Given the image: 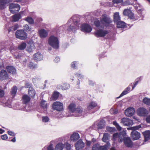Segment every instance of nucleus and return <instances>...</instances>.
Listing matches in <instances>:
<instances>
[{"label": "nucleus", "instance_id": "nucleus-8", "mask_svg": "<svg viewBox=\"0 0 150 150\" xmlns=\"http://www.w3.org/2000/svg\"><path fill=\"white\" fill-rule=\"evenodd\" d=\"M108 32L107 30L103 29L97 30L95 33V36L97 37H103L105 36L108 33Z\"/></svg>", "mask_w": 150, "mask_h": 150}, {"label": "nucleus", "instance_id": "nucleus-41", "mask_svg": "<svg viewBox=\"0 0 150 150\" xmlns=\"http://www.w3.org/2000/svg\"><path fill=\"white\" fill-rule=\"evenodd\" d=\"M25 20L30 24H33L34 23L33 19L31 17H27Z\"/></svg>", "mask_w": 150, "mask_h": 150}, {"label": "nucleus", "instance_id": "nucleus-40", "mask_svg": "<svg viewBox=\"0 0 150 150\" xmlns=\"http://www.w3.org/2000/svg\"><path fill=\"white\" fill-rule=\"evenodd\" d=\"M143 102L146 105H150V98L145 97L143 99Z\"/></svg>", "mask_w": 150, "mask_h": 150}, {"label": "nucleus", "instance_id": "nucleus-14", "mask_svg": "<svg viewBox=\"0 0 150 150\" xmlns=\"http://www.w3.org/2000/svg\"><path fill=\"white\" fill-rule=\"evenodd\" d=\"M132 137L133 140H136L140 137V134L136 130L132 131L131 133Z\"/></svg>", "mask_w": 150, "mask_h": 150}, {"label": "nucleus", "instance_id": "nucleus-42", "mask_svg": "<svg viewBox=\"0 0 150 150\" xmlns=\"http://www.w3.org/2000/svg\"><path fill=\"white\" fill-rule=\"evenodd\" d=\"M3 103L5 104V105L11 108V103L10 100H8V99H7V101H3Z\"/></svg>", "mask_w": 150, "mask_h": 150}, {"label": "nucleus", "instance_id": "nucleus-21", "mask_svg": "<svg viewBox=\"0 0 150 150\" xmlns=\"http://www.w3.org/2000/svg\"><path fill=\"white\" fill-rule=\"evenodd\" d=\"M39 33L40 37L41 38H45L48 35V33L47 31L43 29L39 30Z\"/></svg>", "mask_w": 150, "mask_h": 150}, {"label": "nucleus", "instance_id": "nucleus-5", "mask_svg": "<svg viewBox=\"0 0 150 150\" xmlns=\"http://www.w3.org/2000/svg\"><path fill=\"white\" fill-rule=\"evenodd\" d=\"M85 115V111H83V109L81 107L79 106L76 108L72 115L75 117H79L83 116Z\"/></svg>", "mask_w": 150, "mask_h": 150}, {"label": "nucleus", "instance_id": "nucleus-23", "mask_svg": "<svg viewBox=\"0 0 150 150\" xmlns=\"http://www.w3.org/2000/svg\"><path fill=\"white\" fill-rule=\"evenodd\" d=\"M144 137V141L147 142L150 139V131L147 130L143 133Z\"/></svg>", "mask_w": 150, "mask_h": 150}, {"label": "nucleus", "instance_id": "nucleus-45", "mask_svg": "<svg viewBox=\"0 0 150 150\" xmlns=\"http://www.w3.org/2000/svg\"><path fill=\"white\" fill-rule=\"evenodd\" d=\"M100 145L98 144H94L92 147V150H99L100 147Z\"/></svg>", "mask_w": 150, "mask_h": 150}, {"label": "nucleus", "instance_id": "nucleus-3", "mask_svg": "<svg viewBox=\"0 0 150 150\" xmlns=\"http://www.w3.org/2000/svg\"><path fill=\"white\" fill-rule=\"evenodd\" d=\"M16 37L21 40H25L27 38V34L23 30H17L15 33Z\"/></svg>", "mask_w": 150, "mask_h": 150}, {"label": "nucleus", "instance_id": "nucleus-19", "mask_svg": "<svg viewBox=\"0 0 150 150\" xmlns=\"http://www.w3.org/2000/svg\"><path fill=\"white\" fill-rule=\"evenodd\" d=\"M80 138V136L79 134L76 132L74 133L71 136L70 140L73 142H76Z\"/></svg>", "mask_w": 150, "mask_h": 150}, {"label": "nucleus", "instance_id": "nucleus-28", "mask_svg": "<svg viewBox=\"0 0 150 150\" xmlns=\"http://www.w3.org/2000/svg\"><path fill=\"white\" fill-rule=\"evenodd\" d=\"M97 105V103L95 102H92L89 104L87 106L88 109L90 110L93 109Z\"/></svg>", "mask_w": 150, "mask_h": 150}, {"label": "nucleus", "instance_id": "nucleus-30", "mask_svg": "<svg viewBox=\"0 0 150 150\" xmlns=\"http://www.w3.org/2000/svg\"><path fill=\"white\" fill-rule=\"evenodd\" d=\"M117 26L118 28H124L126 26L125 23L122 21H121L117 23Z\"/></svg>", "mask_w": 150, "mask_h": 150}, {"label": "nucleus", "instance_id": "nucleus-55", "mask_svg": "<svg viewBox=\"0 0 150 150\" xmlns=\"http://www.w3.org/2000/svg\"><path fill=\"white\" fill-rule=\"evenodd\" d=\"M94 24L96 27H98L100 26V22L99 20H96L94 21Z\"/></svg>", "mask_w": 150, "mask_h": 150}, {"label": "nucleus", "instance_id": "nucleus-16", "mask_svg": "<svg viewBox=\"0 0 150 150\" xmlns=\"http://www.w3.org/2000/svg\"><path fill=\"white\" fill-rule=\"evenodd\" d=\"M126 132L123 131L120 132L119 134V137L118 140L119 142H122L124 139L126 138Z\"/></svg>", "mask_w": 150, "mask_h": 150}, {"label": "nucleus", "instance_id": "nucleus-32", "mask_svg": "<svg viewBox=\"0 0 150 150\" xmlns=\"http://www.w3.org/2000/svg\"><path fill=\"white\" fill-rule=\"evenodd\" d=\"M64 145L61 143L57 144L56 146L55 150H62Z\"/></svg>", "mask_w": 150, "mask_h": 150}, {"label": "nucleus", "instance_id": "nucleus-59", "mask_svg": "<svg viewBox=\"0 0 150 150\" xmlns=\"http://www.w3.org/2000/svg\"><path fill=\"white\" fill-rule=\"evenodd\" d=\"M99 150H107V147L105 145L100 146Z\"/></svg>", "mask_w": 150, "mask_h": 150}, {"label": "nucleus", "instance_id": "nucleus-53", "mask_svg": "<svg viewBox=\"0 0 150 150\" xmlns=\"http://www.w3.org/2000/svg\"><path fill=\"white\" fill-rule=\"evenodd\" d=\"M110 112L111 114H116L117 113L118 110L117 109H111Z\"/></svg>", "mask_w": 150, "mask_h": 150}, {"label": "nucleus", "instance_id": "nucleus-54", "mask_svg": "<svg viewBox=\"0 0 150 150\" xmlns=\"http://www.w3.org/2000/svg\"><path fill=\"white\" fill-rule=\"evenodd\" d=\"M66 146L67 150H70L71 149V145L67 143H66L64 144Z\"/></svg>", "mask_w": 150, "mask_h": 150}, {"label": "nucleus", "instance_id": "nucleus-27", "mask_svg": "<svg viewBox=\"0 0 150 150\" xmlns=\"http://www.w3.org/2000/svg\"><path fill=\"white\" fill-rule=\"evenodd\" d=\"M28 93L30 96L33 98L35 96L36 93L34 89L32 88L28 89Z\"/></svg>", "mask_w": 150, "mask_h": 150}, {"label": "nucleus", "instance_id": "nucleus-25", "mask_svg": "<svg viewBox=\"0 0 150 150\" xmlns=\"http://www.w3.org/2000/svg\"><path fill=\"white\" fill-rule=\"evenodd\" d=\"M68 108L69 111L73 113L75 112L76 108V104L74 103H71L69 104Z\"/></svg>", "mask_w": 150, "mask_h": 150}, {"label": "nucleus", "instance_id": "nucleus-15", "mask_svg": "<svg viewBox=\"0 0 150 150\" xmlns=\"http://www.w3.org/2000/svg\"><path fill=\"white\" fill-rule=\"evenodd\" d=\"M84 146V144L81 139L79 140L75 144L76 150H79L83 148Z\"/></svg>", "mask_w": 150, "mask_h": 150}, {"label": "nucleus", "instance_id": "nucleus-56", "mask_svg": "<svg viewBox=\"0 0 150 150\" xmlns=\"http://www.w3.org/2000/svg\"><path fill=\"white\" fill-rule=\"evenodd\" d=\"M129 17L131 19H133L134 18V15L133 13L131 12V13H130L128 15Z\"/></svg>", "mask_w": 150, "mask_h": 150}, {"label": "nucleus", "instance_id": "nucleus-10", "mask_svg": "<svg viewBox=\"0 0 150 150\" xmlns=\"http://www.w3.org/2000/svg\"><path fill=\"white\" fill-rule=\"evenodd\" d=\"M137 114L140 116H145L148 113V111L145 108H138L137 111Z\"/></svg>", "mask_w": 150, "mask_h": 150}, {"label": "nucleus", "instance_id": "nucleus-44", "mask_svg": "<svg viewBox=\"0 0 150 150\" xmlns=\"http://www.w3.org/2000/svg\"><path fill=\"white\" fill-rule=\"evenodd\" d=\"M141 126L140 125H139L133 127H132L130 128H127L128 129H131L133 131L134 130H138L141 128Z\"/></svg>", "mask_w": 150, "mask_h": 150}, {"label": "nucleus", "instance_id": "nucleus-26", "mask_svg": "<svg viewBox=\"0 0 150 150\" xmlns=\"http://www.w3.org/2000/svg\"><path fill=\"white\" fill-rule=\"evenodd\" d=\"M113 20L114 22L116 23L120 21V17L119 13L116 12L114 13Z\"/></svg>", "mask_w": 150, "mask_h": 150}, {"label": "nucleus", "instance_id": "nucleus-48", "mask_svg": "<svg viewBox=\"0 0 150 150\" xmlns=\"http://www.w3.org/2000/svg\"><path fill=\"white\" fill-rule=\"evenodd\" d=\"M32 84L31 83H29L26 81L25 85V87L30 89V88H32Z\"/></svg>", "mask_w": 150, "mask_h": 150}, {"label": "nucleus", "instance_id": "nucleus-22", "mask_svg": "<svg viewBox=\"0 0 150 150\" xmlns=\"http://www.w3.org/2000/svg\"><path fill=\"white\" fill-rule=\"evenodd\" d=\"M40 105L44 110L46 111L47 110V103L46 101L42 99L40 103Z\"/></svg>", "mask_w": 150, "mask_h": 150}, {"label": "nucleus", "instance_id": "nucleus-64", "mask_svg": "<svg viewBox=\"0 0 150 150\" xmlns=\"http://www.w3.org/2000/svg\"><path fill=\"white\" fill-rule=\"evenodd\" d=\"M76 62H73L71 64V67L73 68H76Z\"/></svg>", "mask_w": 150, "mask_h": 150}, {"label": "nucleus", "instance_id": "nucleus-51", "mask_svg": "<svg viewBox=\"0 0 150 150\" xmlns=\"http://www.w3.org/2000/svg\"><path fill=\"white\" fill-rule=\"evenodd\" d=\"M118 133H115L113 134V139L114 141H116L117 139L119 137Z\"/></svg>", "mask_w": 150, "mask_h": 150}, {"label": "nucleus", "instance_id": "nucleus-17", "mask_svg": "<svg viewBox=\"0 0 150 150\" xmlns=\"http://www.w3.org/2000/svg\"><path fill=\"white\" fill-rule=\"evenodd\" d=\"M125 145L127 147H131L132 145V143L129 137L126 138L124 141Z\"/></svg>", "mask_w": 150, "mask_h": 150}, {"label": "nucleus", "instance_id": "nucleus-11", "mask_svg": "<svg viewBox=\"0 0 150 150\" xmlns=\"http://www.w3.org/2000/svg\"><path fill=\"white\" fill-rule=\"evenodd\" d=\"M135 112V110L134 108L132 107H129L127 108L125 112V114L127 117L132 116Z\"/></svg>", "mask_w": 150, "mask_h": 150}, {"label": "nucleus", "instance_id": "nucleus-2", "mask_svg": "<svg viewBox=\"0 0 150 150\" xmlns=\"http://www.w3.org/2000/svg\"><path fill=\"white\" fill-rule=\"evenodd\" d=\"M49 44L54 49H58L59 47V41L57 37L52 36L48 40Z\"/></svg>", "mask_w": 150, "mask_h": 150}, {"label": "nucleus", "instance_id": "nucleus-24", "mask_svg": "<svg viewBox=\"0 0 150 150\" xmlns=\"http://www.w3.org/2000/svg\"><path fill=\"white\" fill-rule=\"evenodd\" d=\"M30 99V98L27 95H24L22 97L23 103L26 104L28 103Z\"/></svg>", "mask_w": 150, "mask_h": 150}, {"label": "nucleus", "instance_id": "nucleus-1", "mask_svg": "<svg viewBox=\"0 0 150 150\" xmlns=\"http://www.w3.org/2000/svg\"><path fill=\"white\" fill-rule=\"evenodd\" d=\"M79 21V19L77 15H74L70 18L67 23L68 25V27L67 28L68 31H72L74 33L76 30V26L74 25H75L79 27L80 24Z\"/></svg>", "mask_w": 150, "mask_h": 150}, {"label": "nucleus", "instance_id": "nucleus-18", "mask_svg": "<svg viewBox=\"0 0 150 150\" xmlns=\"http://www.w3.org/2000/svg\"><path fill=\"white\" fill-rule=\"evenodd\" d=\"M33 58L35 60L40 61L43 59V56L40 52H37L34 54Z\"/></svg>", "mask_w": 150, "mask_h": 150}, {"label": "nucleus", "instance_id": "nucleus-36", "mask_svg": "<svg viewBox=\"0 0 150 150\" xmlns=\"http://www.w3.org/2000/svg\"><path fill=\"white\" fill-rule=\"evenodd\" d=\"M97 126L99 129H102L104 126V122L103 120L100 121L97 124Z\"/></svg>", "mask_w": 150, "mask_h": 150}, {"label": "nucleus", "instance_id": "nucleus-38", "mask_svg": "<svg viewBox=\"0 0 150 150\" xmlns=\"http://www.w3.org/2000/svg\"><path fill=\"white\" fill-rule=\"evenodd\" d=\"M70 87L69 84L67 83H64L62 86L61 88L63 90H65L69 89Z\"/></svg>", "mask_w": 150, "mask_h": 150}, {"label": "nucleus", "instance_id": "nucleus-57", "mask_svg": "<svg viewBox=\"0 0 150 150\" xmlns=\"http://www.w3.org/2000/svg\"><path fill=\"white\" fill-rule=\"evenodd\" d=\"M112 1L114 3L118 4L122 2L123 0H113Z\"/></svg>", "mask_w": 150, "mask_h": 150}, {"label": "nucleus", "instance_id": "nucleus-7", "mask_svg": "<svg viewBox=\"0 0 150 150\" xmlns=\"http://www.w3.org/2000/svg\"><path fill=\"white\" fill-rule=\"evenodd\" d=\"M52 108L58 111H61L63 110V104L60 102L56 101L53 103Z\"/></svg>", "mask_w": 150, "mask_h": 150}, {"label": "nucleus", "instance_id": "nucleus-31", "mask_svg": "<svg viewBox=\"0 0 150 150\" xmlns=\"http://www.w3.org/2000/svg\"><path fill=\"white\" fill-rule=\"evenodd\" d=\"M130 89V87L128 86L127 87L124 91H123L121 94L120 95L119 97L117 98H119L127 94L128 92L129 91Z\"/></svg>", "mask_w": 150, "mask_h": 150}, {"label": "nucleus", "instance_id": "nucleus-34", "mask_svg": "<svg viewBox=\"0 0 150 150\" xmlns=\"http://www.w3.org/2000/svg\"><path fill=\"white\" fill-rule=\"evenodd\" d=\"M5 0H0V10H2L6 8Z\"/></svg>", "mask_w": 150, "mask_h": 150}, {"label": "nucleus", "instance_id": "nucleus-47", "mask_svg": "<svg viewBox=\"0 0 150 150\" xmlns=\"http://www.w3.org/2000/svg\"><path fill=\"white\" fill-rule=\"evenodd\" d=\"M23 28L24 30L27 32L30 31L31 30V28L27 24L25 25H24Z\"/></svg>", "mask_w": 150, "mask_h": 150}, {"label": "nucleus", "instance_id": "nucleus-52", "mask_svg": "<svg viewBox=\"0 0 150 150\" xmlns=\"http://www.w3.org/2000/svg\"><path fill=\"white\" fill-rule=\"evenodd\" d=\"M28 66L30 69H33L35 68L36 66V65H35L34 64L33 62H30L29 63Z\"/></svg>", "mask_w": 150, "mask_h": 150}, {"label": "nucleus", "instance_id": "nucleus-58", "mask_svg": "<svg viewBox=\"0 0 150 150\" xmlns=\"http://www.w3.org/2000/svg\"><path fill=\"white\" fill-rule=\"evenodd\" d=\"M1 139L3 140L6 139L8 138V137L6 134H5L4 135H1Z\"/></svg>", "mask_w": 150, "mask_h": 150}, {"label": "nucleus", "instance_id": "nucleus-49", "mask_svg": "<svg viewBox=\"0 0 150 150\" xmlns=\"http://www.w3.org/2000/svg\"><path fill=\"white\" fill-rule=\"evenodd\" d=\"M113 124L115 126L117 129L119 131L121 130V127L116 122H113Z\"/></svg>", "mask_w": 150, "mask_h": 150}, {"label": "nucleus", "instance_id": "nucleus-35", "mask_svg": "<svg viewBox=\"0 0 150 150\" xmlns=\"http://www.w3.org/2000/svg\"><path fill=\"white\" fill-rule=\"evenodd\" d=\"M26 46V44L25 42H22L19 45L18 47V49L21 50H24Z\"/></svg>", "mask_w": 150, "mask_h": 150}, {"label": "nucleus", "instance_id": "nucleus-13", "mask_svg": "<svg viewBox=\"0 0 150 150\" xmlns=\"http://www.w3.org/2000/svg\"><path fill=\"white\" fill-rule=\"evenodd\" d=\"M8 78V76L6 71L4 69H1L0 71V80L3 81L7 79Z\"/></svg>", "mask_w": 150, "mask_h": 150}, {"label": "nucleus", "instance_id": "nucleus-46", "mask_svg": "<svg viewBox=\"0 0 150 150\" xmlns=\"http://www.w3.org/2000/svg\"><path fill=\"white\" fill-rule=\"evenodd\" d=\"M131 11L129 9H125L123 12V14L125 15L128 16L131 13Z\"/></svg>", "mask_w": 150, "mask_h": 150}, {"label": "nucleus", "instance_id": "nucleus-4", "mask_svg": "<svg viewBox=\"0 0 150 150\" xmlns=\"http://www.w3.org/2000/svg\"><path fill=\"white\" fill-rule=\"evenodd\" d=\"M100 21L101 24L103 25L106 26H108L112 22L110 18L106 14H104L102 15Z\"/></svg>", "mask_w": 150, "mask_h": 150}, {"label": "nucleus", "instance_id": "nucleus-33", "mask_svg": "<svg viewBox=\"0 0 150 150\" xmlns=\"http://www.w3.org/2000/svg\"><path fill=\"white\" fill-rule=\"evenodd\" d=\"M110 136L107 133H104L102 138V140L104 142H106L109 139Z\"/></svg>", "mask_w": 150, "mask_h": 150}, {"label": "nucleus", "instance_id": "nucleus-6", "mask_svg": "<svg viewBox=\"0 0 150 150\" xmlns=\"http://www.w3.org/2000/svg\"><path fill=\"white\" fill-rule=\"evenodd\" d=\"M20 5L17 4H11L9 6V9L12 13H15L18 11L20 9Z\"/></svg>", "mask_w": 150, "mask_h": 150}, {"label": "nucleus", "instance_id": "nucleus-62", "mask_svg": "<svg viewBox=\"0 0 150 150\" xmlns=\"http://www.w3.org/2000/svg\"><path fill=\"white\" fill-rule=\"evenodd\" d=\"M146 120L147 123H150V115L146 117Z\"/></svg>", "mask_w": 150, "mask_h": 150}, {"label": "nucleus", "instance_id": "nucleus-20", "mask_svg": "<svg viewBox=\"0 0 150 150\" xmlns=\"http://www.w3.org/2000/svg\"><path fill=\"white\" fill-rule=\"evenodd\" d=\"M6 68L8 72L9 73L12 74H16V69L13 66H6Z\"/></svg>", "mask_w": 150, "mask_h": 150}, {"label": "nucleus", "instance_id": "nucleus-60", "mask_svg": "<svg viewBox=\"0 0 150 150\" xmlns=\"http://www.w3.org/2000/svg\"><path fill=\"white\" fill-rule=\"evenodd\" d=\"M142 79V77H140L139 78H137V80H137L133 84V85H135V86H136L137 85V84L138 82V81L140 80H141Z\"/></svg>", "mask_w": 150, "mask_h": 150}, {"label": "nucleus", "instance_id": "nucleus-50", "mask_svg": "<svg viewBox=\"0 0 150 150\" xmlns=\"http://www.w3.org/2000/svg\"><path fill=\"white\" fill-rule=\"evenodd\" d=\"M49 118L47 116H43L42 117V121L44 122H47L49 121Z\"/></svg>", "mask_w": 150, "mask_h": 150}, {"label": "nucleus", "instance_id": "nucleus-29", "mask_svg": "<svg viewBox=\"0 0 150 150\" xmlns=\"http://www.w3.org/2000/svg\"><path fill=\"white\" fill-rule=\"evenodd\" d=\"M21 18V14H15L12 16L13 21L16 22L18 21Z\"/></svg>", "mask_w": 150, "mask_h": 150}, {"label": "nucleus", "instance_id": "nucleus-12", "mask_svg": "<svg viewBox=\"0 0 150 150\" xmlns=\"http://www.w3.org/2000/svg\"><path fill=\"white\" fill-rule=\"evenodd\" d=\"M121 122L125 126H129L133 124L132 120L127 118H123L121 119Z\"/></svg>", "mask_w": 150, "mask_h": 150}, {"label": "nucleus", "instance_id": "nucleus-61", "mask_svg": "<svg viewBox=\"0 0 150 150\" xmlns=\"http://www.w3.org/2000/svg\"><path fill=\"white\" fill-rule=\"evenodd\" d=\"M47 150H54V148L53 146V145L50 144L47 148Z\"/></svg>", "mask_w": 150, "mask_h": 150}, {"label": "nucleus", "instance_id": "nucleus-39", "mask_svg": "<svg viewBox=\"0 0 150 150\" xmlns=\"http://www.w3.org/2000/svg\"><path fill=\"white\" fill-rule=\"evenodd\" d=\"M17 90V88L16 86H14L12 88L11 91V95L14 96L16 94Z\"/></svg>", "mask_w": 150, "mask_h": 150}, {"label": "nucleus", "instance_id": "nucleus-37", "mask_svg": "<svg viewBox=\"0 0 150 150\" xmlns=\"http://www.w3.org/2000/svg\"><path fill=\"white\" fill-rule=\"evenodd\" d=\"M59 93L57 92L54 91L52 95V97L54 100H56L59 96Z\"/></svg>", "mask_w": 150, "mask_h": 150}, {"label": "nucleus", "instance_id": "nucleus-63", "mask_svg": "<svg viewBox=\"0 0 150 150\" xmlns=\"http://www.w3.org/2000/svg\"><path fill=\"white\" fill-rule=\"evenodd\" d=\"M4 94V91L0 89V97H3Z\"/></svg>", "mask_w": 150, "mask_h": 150}, {"label": "nucleus", "instance_id": "nucleus-43", "mask_svg": "<svg viewBox=\"0 0 150 150\" xmlns=\"http://www.w3.org/2000/svg\"><path fill=\"white\" fill-rule=\"evenodd\" d=\"M34 49V47L33 45H30L27 47L26 50L29 52H32Z\"/></svg>", "mask_w": 150, "mask_h": 150}, {"label": "nucleus", "instance_id": "nucleus-9", "mask_svg": "<svg viewBox=\"0 0 150 150\" xmlns=\"http://www.w3.org/2000/svg\"><path fill=\"white\" fill-rule=\"evenodd\" d=\"M80 28L81 30L86 33H90L92 30L91 27L89 25L86 24H81V25Z\"/></svg>", "mask_w": 150, "mask_h": 150}]
</instances>
